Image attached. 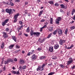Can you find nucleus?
Instances as JSON below:
<instances>
[{"label":"nucleus","instance_id":"nucleus-19","mask_svg":"<svg viewBox=\"0 0 75 75\" xmlns=\"http://www.w3.org/2000/svg\"><path fill=\"white\" fill-rule=\"evenodd\" d=\"M75 13V9L74 8H73L72 9V11H71V14L72 16H73V15Z\"/></svg>","mask_w":75,"mask_h":75},{"label":"nucleus","instance_id":"nucleus-18","mask_svg":"<svg viewBox=\"0 0 75 75\" xmlns=\"http://www.w3.org/2000/svg\"><path fill=\"white\" fill-rule=\"evenodd\" d=\"M19 16V14L18 13L14 16V19H17L18 18V16Z\"/></svg>","mask_w":75,"mask_h":75},{"label":"nucleus","instance_id":"nucleus-56","mask_svg":"<svg viewBox=\"0 0 75 75\" xmlns=\"http://www.w3.org/2000/svg\"><path fill=\"white\" fill-rule=\"evenodd\" d=\"M38 51H41V48H38Z\"/></svg>","mask_w":75,"mask_h":75},{"label":"nucleus","instance_id":"nucleus-12","mask_svg":"<svg viewBox=\"0 0 75 75\" xmlns=\"http://www.w3.org/2000/svg\"><path fill=\"white\" fill-rule=\"evenodd\" d=\"M19 62L21 64H24L25 63V62H24V60L21 59L20 60Z\"/></svg>","mask_w":75,"mask_h":75},{"label":"nucleus","instance_id":"nucleus-57","mask_svg":"<svg viewBox=\"0 0 75 75\" xmlns=\"http://www.w3.org/2000/svg\"><path fill=\"white\" fill-rule=\"evenodd\" d=\"M28 2H25V5H27V4H28Z\"/></svg>","mask_w":75,"mask_h":75},{"label":"nucleus","instance_id":"nucleus-27","mask_svg":"<svg viewBox=\"0 0 75 75\" xmlns=\"http://www.w3.org/2000/svg\"><path fill=\"white\" fill-rule=\"evenodd\" d=\"M3 3L4 4H7V5H10V4H8V2H6L5 1H3Z\"/></svg>","mask_w":75,"mask_h":75},{"label":"nucleus","instance_id":"nucleus-42","mask_svg":"<svg viewBox=\"0 0 75 75\" xmlns=\"http://www.w3.org/2000/svg\"><path fill=\"white\" fill-rule=\"evenodd\" d=\"M16 71H11V73H12V74H16Z\"/></svg>","mask_w":75,"mask_h":75},{"label":"nucleus","instance_id":"nucleus-41","mask_svg":"<svg viewBox=\"0 0 75 75\" xmlns=\"http://www.w3.org/2000/svg\"><path fill=\"white\" fill-rule=\"evenodd\" d=\"M5 30L6 32H9V29L8 28H6Z\"/></svg>","mask_w":75,"mask_h":75},{"label":"nucleus","instance_id":"nucleus-4","mask_svg":"<svg viewBox=\"0 0 75 75\" xmlns=\"http://www.w3.org/2000/svg\"><path fill=\"white\" fill-rule=\"evenodd\" d=\"M6 13H9V15H11V14H13V11L11 9H6Z\"/></svg>","mask_w":75,"mask_h":75},{"label":"nucleus","instance_id":"nucleus-49","mask_svg":"<svg viewBox=\"0 0 75 75\" xmlns=\"http://www.w3.org/2000/svg\"><path fill=\"white\" fill-rule=\"evenodd\" d=\"M24 12L26 14H28V11H27V10H25Z\"/></svg>","mask_w":75,"mask_h":75},{"label":"nucleus","instance_id":"nucleus-33","mask_svg":"<svg viewBox=\"0 0 75 75\" xmlns=\"http://www.w3.org/2000/svg\"><path fill=\"white\" fill-rule=\"evenodd\" d=\"M55 73L54 72H51L50 73H49L48 75H52L53 74H54Z\"/></svg>","mask_w":75,"mask_h":75},{"label":"nucleus","instance_id":"nucleus-1","mask_svg":"<svg viewBox=\"0 0 75 75\" xmlns=\"http://www.w3.org/2000/svg\"><path fill=\"white\" fill-rule=\"evenodd\" d=\"M62 19L61 17H57V18L56 19V24H58V25H59V21H61V20Z\"/></svg>","mask_w":75,"mask_h":75},{"label":"nucleus","instance_id":"nucleus-6","mask_svg":"<svg viewBox=\"0 0 75 75\" xmlns=\"http://www.w3.org/2000/svg\"><path fill=\"white\" fill-rule=\"evenodd\" d=\"M36 70L37 71H42L44 70V68H42L41 66H38V68Z\"/></svg>","mask_w":75,"mask_h":75},{"label":"nucleus","instance_id":"nucleus-43","mask_svg":"<svg viewBox=\"0 0 75 75\" xmlns=\"http://www.w3.org/2000/svg\"><path fill=\"white\" fill-rule=\"evenodd\" d=\"M15 74H16L17 75H20V72L18 71H16Z\"/></svg>","mask_w":75,"mask_h":75},{"label":"nucleus","instance_id":"nucleus-28","mask_svg":"<svg viewBox=\"0 0 75 75\" xmlns=\"http://www.w3.org/2000/svg\"><path fill=\"white\" fill-rule=\"evenodd\" d=\"M59 66H60V67L62 68H65V66L64 65L60 64Z\"/></svg>","mask_w":75,"mask_h":75},{"label":"nucleus","instance_id":"nucleus-9","mask_svg":"<svg viewBox=\"0 0 75 75\" xmlns=\"http://www.w3.org/2000/svg\"><path fill=\"white\" fill-rule=\"evenodd\" d=\"M34 50H32V52H29L27 54V56H30L31 55V54H34Z\"/></svg>","mask_w":75,"mask_h":75},{"label":"nucleus","instance_id":"nucleus-45","mask_svg":"<svg viewBox=\"0 0 75 75\" xmlns=\"http://www.w3.org/2000/svg\"><path fill=\"white\" fill-rule=\"evenodd\" d=\"M54 6H56V7H58V6H59V4H58V3H55L54 4Z\"/></svg>","mask_w":75,"mask_h":75},{"label":"nucleus","instance_id":"nucleus-22","mask_svg":"<svg viewBox=\"0 0 75 75\" xmlns=\"http://www.w3.org/2000/svg\"><path fill=\"white\" fill-rule=\"evenodd\" d=\"M14 45H11L9 47V49H12L14 47Z\"/></svg>","mask_w":75,"mask_h":75},{"label":"nucleus","instance_id":"nucleus-36","mask_svg":"<svg viewBox=\"0 0 75 75\" xmlns=\"http://www.w3.org/2000/svg\"><path fill=\"white\" fill-rule=\"evenodd\" d=\"M75 27L74 26H72L71 27H70V29L71 30H74V29H75Z\"/></svg>","mask_w":75,"mask_h":75},{"label":"nucleus","instance_id":"nucleus-55","mask_svg":"<svg viewBox=\"0 0 75 75\" xmlns=\"http://www.w3.org/2000/svg\"><path fill=\"white\" fill-rule=\"evenodd\" d=\"M20 0H15V2H17V3H18V2H20Z\"/></svg>","mask_w":75,"mask_h":75},{"label":"nucleus","instance_id":"nucleus-21","mask_svg":"<svg viewBox=\"0 0 75 75\" xmlns=\"http://www.w3.org/2000/svg\"><path fill=\"white\" fill-rule=\"evenodd\" d=\"M53 47H50L49 51H50L51 52H53Z\"/></svg>","mask_w":75,"mask_h":75},{"label":"nucleus","instance_id":"nucleus-53","mask_svg":"<svg viewBox=\"0 0 75 75\" xmlns=\"http://www.w3.org/2000/svg\"><path fill=\"white\" fill-rule=\"evenodd\" d=\"M47 27V26L46 25H44L43 27H42V28H46Z\"/></svg>","mask_w":75,"mask_h":75},{"label":"nucleus","instance_id":"nucleus-63","mask_svg":"<svg viewBox=\"0 0 75 75\" xmlns=\"http://www.w3.org/2000/svg\"><path fill=\"white\" fill-rule=\"evenodd\" d=\"M3 71H5L6 70V66H5L3 68Z\"/></svg>","mask_w":75,"mask_h":75},{"label":"nucleus","instance_id":"nucleus-37","mask_svg":"<svg viewBox=\"0 0 75 75\" xmlns=\"http://www.w3.org/2000/svg\"><path fill=\"white\" fill-rule=\"evenodd\" d=\"M6 23H5L4 22H3L2 23V25H3V26H4V25H5L6 24Z\"/></svg>","mask_w":75,"mask_h":75},{"label":"nucleus","instance_id":"nucleus-32","mask_svg":"<svg viewBox=\"0 0 75 75\" xmlns=\"http://www.w3.org/2000/svg\"><path fill=\"white\" fill-rule=\"evenodd\" d=\"M68 30L67 28L65 30V34H66V35H67V33H68Z\"/></svg>","mask_w":75,"mask_h":75},{"label":"nucleus","instance_id":"nucleus-3","mask_svg":"<svg viewBox=\"0 0 75 75\" xmlns=\"http://www.w3.org/2000/svg\"><path fill=\"white\" fill-rule=\"evenodd\" d=\"M65 42H66V40L60 39L59 41V44L61 45H63Z\"/></svg>","mask_w":75,"mask_h":75},{"label":"nucleus","instance_id":"nucleus-14","mask_svg":"<svg viewBox=\"0 0 75 75\" xmlns=\"http://www.w3.org/2000/svg\"><path fill=\"white\" fill-rule=\"evenodd\" d=\"M40 35V33L38 32H34V35H36V36H39Z\"/></svg>","mask_w":75,"mask_h":75},{"label":"nucleus","instance_id":"nucleus-16","mask_svg":"<svg viewBox=\"0 0 75 75\" xmlns=\"http://www.w3.org/2000/svg\"><path fill=\"white\" fill-rule=\"evenodd\" d=\"M49 30L50 32L52 31H53V28L52 26L50 27L49 28Z\"/></svg>","mask_w":75,"mask_h":75},{"label":"nucleus","instance_id":"nucleus-11","mask_svg":"<svg viewBox=\"0 0 75 75\" xmlns=\"http://www.w3.org/2000/svg\"><path fill=\"white\" fill-rule=\"evenodd\" d=\"M46 57L45 56H42L39 57V59L40 60H42V59H46Z\"/></svg>","mask_w":75,"mask_h":75},{"label":"nucleus","instance_id":"nucleus-39","mask_svg":"<svg viewBox=\"0 0 75 75\" xmlns=\"http://www.w3.org/2000/svg\"><path fill=\"white\" fill-rule=\"evenodd\" d=\"M51 35H52V33H51L50 34H49L47 38H50L51 36Z\"/></svg>","mask_w":75,"mask_h":75},{"label":"nucleus","instance_id":"nucleus-48","mask_svg":"<svg viewBox=\"0 0 75 75\" xmlns=\"http://www.w3.org/2000/svg\"><path fill=\"white\" fill-rule=\"evenodd\" d=\"M19 69L21 71H22L23 69V67L21 66L19 67Z\"/></svg>","mask_w":75,"mask_h":75},{"label":"nucleus","instance_id":"nucleus-23","mask_svg":"<svg viewBox=\"0 0 75 75\" xmlns=\"http://www.w3.org/2000/svg\"><path fill=\"white\" fill-rule=\"evenodd\" d=\"M48 3L50 4L51 5H54V2L52 1H50L48 2Z\"/></svg>","mask_w":75,"mask_h":75},{"label":"nucleus","instance_id":"nucleus-62","mask_svg":"<svg viewBox=\"0 0 75 75\" xmlns=\"http://www.w3.org/2000/svg\"><path fill=\"white\" fill-rule=\"evenodd\" d=\"M22 34V32H20V33L19 34H18V35H21Z\"/></svg>","mask_w":75,"mask_h":75},{"label":"nucleus","instance_id":"nucleus-59","mask_svg":"<svg viewBox=\"0 0 75 75\" xmlns=\"http://www.w3.org/2000/svg\"><path fill=\"white\" fill-rule=\"evenodd\" d=\"M45 64H44L43 65H42V68H44V67H45Z\"/></svg>","mask_w":75,"mask_h":75},{"label":"nucleus","instance_id":"nucleus-52","mask_svg":"<svg viewBox=\"0 0 75 75\" xmlns=\"http://www.w3.org/2000/svg\"><path fill=\"white\" fill-rule=\"evenodd\" d=\"M71 69H75V65H74L73 66V67H71Z\"/></svg>","mask_w":75,"mask_h":75},{"label":"nucleus","instance_id":"nucleus-47","mask_svg":"<svg viewBox=\"0 0 75 75\" xmlns=\"http://www.w3.org/2000/svg\"><path fill=\"white\" fill-rule=\"evenodd\" d=\"M45 21V19H42L40 21V22H41V23L44 22Z\"/></svg>","mask_w":75,"mask_h":75},{"label":"nucleus","instance_id":"nucleus-7","mask_svg":"<svg viewBox=\"0 0 75 75\" xmlns=\"http://www.w3.org/2000/svg\"><path fill=\"white\" fill-rule=\"evenodd\" d=\"M37 58V56L35 55V54H34L32 56V60L34 61V60H35Z\"/></svg>","mask_w":75,"mask_h":75},{"label":"nucleus","instance_id":"nucleus-64","mask_svg":"<svg viewBox=\"0 0 75 75\" xmlns=\"http://www.w3.org/2000/svg\"><path fill=\"white\" fill-rule=\"evenodd\" d=\"M14 61L16 62V61H17V59H16V58H15V59H14Z\"/></svg>","mask_w":75,"mask_h":75},{"label":"nucleus","instance_id":"nucleus-61","mask_svg":"<svg viewBox=\"0 0 75 75\" xmlns=\"http://www.w3.org/2000/svg\"><path fill=\"white\" fill-rule=\"evenodd\" d=\"M43 28H42V27L40 28V32H42V29Z\"/></svg>","mask_w":75,"mask_h":75},{"label":"nucleus","instance_id":"nucleus-51","mask_svg":"<svg viewBox=\"0 0 75 75\" xmlns=\"http://www.w3.org/2000/svg\"><path fill=\"white\" fill-rule=\"evenodd\" d=\"M16 48L19 49L20 48V47L19 46L16 45Z\"/></svg>","mask_w":75,"mask_h":75},{"label":"nucleus","instance_id":"nucleus-2","mask_svg":"<svg viewBox=\"0 0 75 75\" xmlns=\"http://www.w3.org/2000/svg\"><path fill=\"white\" fill-rule=\"evenodd\" d=\"M13 62V60L11 59H8L6 61H5L4 62V64L5 65L8 64V63H9V62Z\"/></svg>","mask_w":75,"mask_h":75},{"label":"nucleus","instance_id":"nucleus-44","mask_svg":"<svg viewBox=\"0 0 75 75\" xmlns=\"http://www.w3.org/2000/svg\"><path fill=\"white\" fill-rule=\"evenodd\" d=\"M18 19H14V20L13 21V23H16Z\"/></svg>","mask_w":75,"mask_h":75},{"label":"nucleus","instance_id":"nucleus-38","mask_svg":"<svg viewBox=\"0 0 75 75\" xmlns=\"http://www.w3.org/2000/svg\"><path fill=\"white\" fill-rule=\"evenodd\" d=\"M26 68H27V66L25 65L23 66L22 67L23 69V70H24V69H26Z\"/></svg>","mask_w":75,"mask_h":75},{"label":"nucleus","instance_id":"nucleus-5","mask_svg":"<svg viewBox=\"0 0 75 75\" xmlns=\"http://www.w3.org/2000/svg\"><path fill=\"white\" fill-rule=\"evenodd\" d=\"M3 37L4 38H6L8 37V35L6 32H4L2 33Z\"/></svg>","mask_w":75,"mask_h":75},{"label":"nucleus","instance_id":"nucleus-35","mask_svg":"<svg viewBox=\"0 0 75 75\" xmlns=\"http://www.w3.org/2000/svg\"><path fill=\"white\" fill-rule=\"evenodd\" d=\"M9 20L8 19H6L4 22L6 24V23H7V22Z\"/></svg>","mask_w":75,"mask_h":75},{"label":"nucleus","instance_id":"nucleus-54","mask_svg":"<svg viewBox=\"0 0 75 75\" xmlns=\"http://www.w3.org/2000/svg\"><path fill=\"white\" fill-rule=\"evenodd\" d=\"M67 14L68 16H69L70 15V13L69 12H67Z\"/></svg>","mask_w":75,"mask_h":75},{"label":"nucleus","instance_id":"nucleus-17","mask_svg":"<svg viewBox=\"0 0 75 75\" xmlns=\"http://www.w3.org/2000/svg\"><path fill=\"white\" fill-rule=\"evenodd\" d=\"M30 35H31V36H33V35H34V31L32 30H31L30 31Z\"/></svg>","mask_w":75,"mask_h":75},{"label":"nucleus","instance_id":"nucleus-34","mask_svg":"<svg viewBox=\"0 0 75 75\" xmlns=\"http://www.w3.org/2000/svg\"><path fill=\"white\" fill-rule=\"evenodd\" d=\"M10 3L11 6H14V3H13V2H12L11 1H10Z\"/></svg>","mask_w":75,"mask_h":75},{"label":"nucleus","instance_id":"nucleus-50","mask_svg":"<svg viewBox=\"0 0 75 75\" xmlns=\"http://www.w3.org/2000/svg\"><path fill=\"white\" fill-rule=\"evenodd\" d=\"M20 51V50H16L15 52V53H17V52H19V51Z\"/></svg>","mask_w":75,"mask_h":75},{"label":"nucleus","instance_id":"nucleus-13","mask_svg":"<svg viewBox=\"0 0 75 75\" xmlns=\"http://www.w3.org/2000/svg\"><path fill=\"white\" fill-rule=\"evenodd\" d=\"M59 45L58 44H56L54 46V49H55V50H57V49H58V48H59Z\"/></svg>","mask_w":75,"mask_h":75},{"label":"nucleus","instance_id":"nucleus-15","mask_svg":"<svg viewBox=\"0 0 75 75\" xmlns=\"http://www.w3.org/2000/svg\"><path fill=\"white\" fill-rule=\"evenodd\" d=\"M60 6L61 8H64L65 9L67 8V7L66 6H65L64 4H61Z\"/></svg>","mask_w":75,"mask_h":75},{"label":"nucleus","instance_id":"nucleus-25","mask_svg":"<svg viewBox=\"0 0 75 75\" xmlns=\"http://www.w3.org/2000/svg\"><path fill=\"white\" fill-rule=\"evenodd\" d=\"M42 13H43V11L42 10L40 11L39 13V16H40L42 14Z\"/></svg>","mask_w":75,"mask_h":75},{"label":"nucleus","instance_id":"nucleus-60","mask_svg":"<svg viewBox=\"0 0 75 75\" xmlns=\"http://www.w3.org/2000/svg\"><path fill=\"white\" fill-rule=\"evenodd\" d=\"M72 47H74V46H73V45H71L70 47V49H71Z\"/></svg>","mask_w":75,"mask_h":75},{"label":"nucleus","instance_id":"nucleus-30","mask_svg":"<svg viewBox=\"0 0 75 75\" xmlns=\"http://www.w3.org/2000/svg\"><path fill=\"white\" fill-rule=\"evenodd\" d=\"M57 34V30H56L54 31L53 33V34L54 35H55Z\"/></svg>","mask_w":75,"mask_h":75},{"label":"nucleus","instance_id":"nucleus-10","mask_svg":"<svg viewBox=\"0 0 75 75\" xmlns=\"http://www.w3.org/2000/svg\"><path fill=\"white\" fill-rule=\"evenodd\" d=\"M59 35H62V30L61 29H59L58 30Z\"/></svg>","mask_w":75,"mask_h":75},{"label":"nucleus","instance_id":"nucleus-26","mask_svg":"<svg viewBox=\"0 0 75 75\" xmlns=\"http://www.w3.org/2000/svg\"><path fill=\"white\" fill-rule=\"evenodd\" d=\"M26 31L27 33H29L30 32V27H28L27 28Z\"/></svg>","mask_w":75,"mask_h":75},{"label":"nucleus","instance_id":"nucleus-40","mask_svg":"<svg viewBox=\"0 0 75 75\" xmlns=\"http://www.w3.org/2000/svg\"><path fill=\"white\" fill-rule=\"evenodd\" d=\"M69 60L70 61H71L72 62L74 61L73 60V59H72V58L71 57L69 58Z\"/></svg>","mask_w":75,"mask_h":75},{"label":"nucleus","instance_id":"nucleus-24","mask_svg":"<svg viewBox=\"0 0 75 75\" xmlns=\"http://www.w3.org/2000/svg\"><path fill=\"white\" fill-rule=\"evenodd\" d=\"M4 43L3 42L2 43V45H1V48H2V49H3L4 48Z\"/></svg>","mask_w":75,"mask_h":75},{"label":"nucleus","instance_id":"nucleus-31","mask_svg":"<svg viewBox=\"0 0 75 75\" xmlns=\"http://www.w3.org/2000/svg\"><path fill=\"white\" fill-rule=\"evenodd\" d=\"M52 59H57V56H53L52 57Z\"/></svg>","mask_w":75,"mask_h":75},{"label":"nucleus","instance_id":"nucleus-46","mask_svg":"<svg viewBox=\"0 0 75 75\" xmlns=\"http://www.w3.org/2000/svg\"><path fill=\"white\" fill-rule=\"evenodd\" d=\"M19 23L20 25H23V22H22L21 21H19Z\"/></svg>","mask_w":75,"mask_h":75},{"label":"nucleus","instance_id":"nucleus-8","mask_svg":"<svg viewBox=\"0 0 75 75\" xmlns=\"http://www.w3.org/2000/svg\"><path fill=\"white\" fill-rule=\"evenodd\" d=\"M46 40V38L43 39L42 40V39L41 38H39L38 40L39 42H40V43H43L44 41H45V40Z\"/></svg>","mask_w":75,"mask_h":75},{"label":"nucleus","instance_id":"nucleus-58","mask_svg":"<svg viewBox=\"0 0 75 75\" xmlns=\"http://www.w3.org/2000/svg\"><path fill=\"white\" fill-rule=\"evenodd\" d=\"M72 19H73V20H75V15H74L73 17H72Z\"/></svg>","mask_w":75,"mask_h":75},{"label":"nucleus","instance_id":"nucleus-29","mask_svg":"<svg viewBox=\"0 0 75 75\" xmlns=\"http://www.w3.org/2000/svg\"><path fill=\"white\" fill-rule=\"evenodd\" d=\"M72 62H71V61H69L67 62V65H70V64H72Z\"/></svg>","mask_w":75,"mask_h":75},{"label":"nucleus","instance_id":"nucleus-20","mask_svg":"<svg viewBox=\"0 0 75 75\" xmlns=\"http://www.w3.org/2000/svg\"><path fill=\"white\" fill-rule=\"evenodd\" d=\"M12 38L13 40H14V41L16 42L17 41V39H16V37L14 36H12Z\"/></svg>","mask_w":75,"mask_h":75}]
</instances>
